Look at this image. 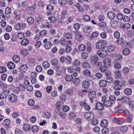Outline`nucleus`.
<instances>
[{
  "label": "nucleus",
  "instance_id": "obj_1",
  "mask_svg": "<svg viewBox=\"0 0 134 134\" xmlns=\"http://www.w3.org/2000/svg\"><path fill=\"white\" fill-rule=\"evenodd\" d=\"M107 46L106 42L104 40H100L96 43V47L98 49H104Z\"/></svg>",
  "mask_w": 134,
  "mask_h": 134
},
{
  "label": "nucleus",
  "instance_id": "obj_2",
  "mask_svg": "<svg viewBox=\"0 0 134 134\" xmlns=\"http://www.w3.org/2000/svg\"><path fill=\"white\" fill-rule=\"evenodd\" d=\"M113 83L115 85L114 88L116 90H120L122 88L120 84V81L119 80H115L113 81Z\"/></svg>",
  "mask_w": 134,
  "mask_h": 134
},
{
  "label": "nucleus",
  "instance_id": "obj_3",
  "mask_svg": "<svg viewBox=\"0 0 134 134\" xmlns=\"http://www.w3.org/2000/svg\"><path fill=\"white\" fill-rule=\"evenodd\" d=\"M74 33L75 39L77 41L80 42L83 40V37L80 33L77 31H76Z\"/></svg>",
  "mask_w": 134,
  "mask_h": 134
},
{
  "label": "nucleus",
  "instance_id": "obj_4",
  "mask_svg": "<svg viewBox=\"0 0 134 134\" xmlns=\"http://www.w3.org/2000/svg\"><path fill=\"white\" fill-rule=\"evenodd\" d=\"M47 39H45L43 41V42L44 43V47L45 48L47 49H50L52 46V43L50 42H47Z\"/></svg>",
  "mask_w": 134,
  "mask_h": 134
},
{
  "label": "nucleus",
  "instance_id": "obj_5",
  "mask_svg": "<svg viewBox=\"0 0 134 134\" xmlns=\"http://www.w3.org/2000/svg\"><path fill=\"white\" fill-rule=\"evenodd\" d=\"M88 94L90 101L92 103L93 99H95L96 97V92L94 91H92L90 92Z\"/></svg>",
  "mask_w": 134,
  "mask_h": 134
},
{
  "label": "nucleus",
  "instance_id": "obj_6",
  "mask_svg": "<svg viewBox=\"0 0 134 134\" xmlns=\"http://www.w3.org/2000/svg\"><path fill=\"white\" fill-rule=\"evenodd\" d=\"M84 117L86 119L89 120L90 119L93 118L94 117V115L92 113L88 112L85 114Z\"/></svg>",
  "mask_w": 134,
  "mask_h": 134
},
{
  "label": "nucleus",
  "instance_id": "obj_7",
  "mask_svg": "<svg viewBox=\"0 0 134 134\" xmlns=\"http://www.w3.org/2000/svg\"><path fill=\"white\" fill-rule=\"evenodd\" d=\"M97 54L100 57H104L107 54V52L105 50H100L98 51Z\"/></svg>",
  "mask_w": 134,
  "mask_h": 134
},
{
  "label": "nucleus",
  "instance_id": "obj_8",
  "mask_svg": "<svg viewBox=\"0 0 134 134\" xmlns=\"http://www.w3.org/2000/svg\"><path fill=\"white\" fill-rule=\"evenodd\" d=\"M9 100L11 102H16L17 100V97L14 94H12L9 96Z\"/></svg>",
  "mask_w": 134,
  "mask_h": 134
},
{
  "label": "nucleus",
  "instance_id": "obj_9",
  "mask_svg": "<svg viewBox=\"0 0 134 134\" xmlns=\"http://www.w3.org/2000/svg\"><path fill=\"white\" fill-rule=\"evenodd\" d=\"M98 59V57L97 55L91 57L90 58V63L92 65H95L97 63V60Z\"/></svg>",
  "mask_w": 134,
  "mask_h": 134
},
{
  "label": "nucleus",
  "instance_id": "obj_10",
  "mask_svg": "<svg viewBox=\"0 0 134 134\" xmlns=\"http://www.w3.org/2000/svg\"><path fill=\"white\" fill-rule=\"evenodd\" d=\"M28 68V67L26 65L24 64L20 68V70L22 73L25 72L27 70Z\"/></svg>",
  "mask_w": 134,
  "mask_h": 134
},
{
  "label": "nucleus",
  "instance_id": "obj_11",
  "mask_svg": "<svg viewBox=\"0 0 134 134\" xmlns=\"http://www.w3.org/2000/svg\"><path fill=\"white\" fill-rule=\"evenodd\" d=\"M115 13L112 12H109L107 13L108 18L111 20L114 19L115 17Z\"/></svg>",
  "mask_w": 134,
  "mask_h": 134
},
{
  "label": "nucleus",
  "instance_id": "obj_12",
  "mask_svg": "<svg viewBox=\"0 0 134 134\" xmlns=\"http://www.w3.org/2000/svg\"><path fill=\"white\" fill-rule=\"evenodd\" d=\"M103 104L100 102H98L96 105V109L99 110H101L104 108Z\"/></svg>",
  "mask_w": 134,
  "mask_h": 134
},
{
  "label": "nucleus",
  "instance_id": "obj_13",
  "mask_svg": "<svg viewBox=\"0 0 134 134\" xmlns=\"http://www.w3.org/2000/svg\"><path fill=\"white\" fill-rule=\"evenodd\" d=\"M64 36L67 39L71 40L73 36L72 33L68 32L64 34Z\"/></svg>",
  "mask_w": 134,
  "mask_h": 134
},
{
  "label": "nucleus",
  "instance_id": "obj_14",
  "mask_svg": "<svg viewBox=\"0 0 134 134\" xmlns=\"http://www.w3.org/2000/svg\"><path fill=\"white\" fill-rule=\"evenodd\" d=\"M35 10L34 8L32 7H29L27 8L26 11L30 14H33Z\"/></svg>",
  "mask_w": 134,
  "mask_h": 134
},
{
  "label": "nucleus",
  "instance_id": "obj_15",
  "mask_svg": "<svg viewBox=\"0 0 134 134\" xmlns=\"http://www.w3.org/2000/svg\"><path fill=\"white\" fill-rule=\"evenodd\" d=\"M99 85L101 87H105L107 85V81L105 80H101L99 82Z\"/></svg>",
  "mask_w": 134,
  "mask_h": 134
},
{
  "label": "nucleus",
  "instance_id": "obj_16",
  "mask_svg": "<svg viewBox=\"0 0 134 134\" xmlns=\"http://www.w3.org/2000/svg\"><path fill=\"white\" fill-rule=\"evenodd\" d=\"M90 85V81L89 80H85L83 82V86L85 88H87L89 87Z\"/></svg>",
  "mask_w": 134,
  "mask_h": 134
},
{
  "label": "nucleus",
  "instance_id": "obj_17",
  "mask_svg": "<svg viewBox=\"0 0 134 134\" xmlns=\"http://www.w3.org/2000/svg\"><path fill=\"white\" fill-rule=\"evenodd\" d=\"M76 117V115L74 113L71 112L69 114L68 118L69 120H74Z\"/></svg>",
  "mask_w": 134,
  "mask_h": 134
},
{
  "label": "nucleus",
  "instance_id": "obj_18",
  "mask_svg": "<svg viewBox=\"0 0 134 134\" xmlns=\"http://www.w3.org/2000/svg\"><path fill=\"white\" fill-rule=\"evenodd\" d=\"M8 68L10 69H12L15 67V65L12 61H9L7 64Z\"/></svg>",
  "mask_w": 134,
  "mask_h": 134
},
{
  "label": "nucleus",
  "instance_id": "obj_19",
  "mask_svg": "<svg viewBox=\"0 0 134 134\" xmlns=\"http://www.w3.org/2000/svg\"><path fill=\"white\" fill-rule=\"evenodd\" d=\"M63 105V103L62 102H58L56 103V108L57 109H61Z\"/></svg>",
  "mask_w": 134,
  "mask_h": 134
},
{
  "label": "nucleus",
  "instance_id": "obj_20",
  "mask_svg": "<svg viewBox=\"0 0 134 134\" xmlns=\"http://www.w3.org/2000/svg\"><path fill=\"white\" fill-rule=\"evenodd\" d=\"M29 41L27 38H24L21 42V44L23 46H26L29 43Z\"/></svg>",
  "mask_w": 134,
  "mask_h": 134
},
{
  "label": "nucleus",
  "instance_id": "obj_21",
  "mask_svg": "<svg viewBox=\"0 0 134 134\" xmlns=\"http://www.w3.org/2000/svg\"><path fill=\"white\" fill-rule=\"evenodd\" d=\"M10 122V121L8 119L4 120L3 123L5 125V127L6 128L8 129L9 128V125Z\"/></svg>",
  "mask_w": 134,
  "mask_h": 134
},
{
  "label": "nucleus",
  "instance_id": "obj_22",
  "mask_svg": "<svg viewBox=\"0 0 134 134\" xmlns=\"http://www.w3.org/2000/svg\"><path fill=\"white\" fill-rule=\"evenodd\" d=\"M108 125V122L106 119H103L101 122L100 126L102 127H106Z\"/></svg>",
  "mask_w": 134,
  "mask_h": 134
},
{
  "label": "nucleus",
  "instance_id": "obj_23",
  "mask_svg": "<svg viewBox=\"0 0 134 134\" xmlns=\"http://www.w3.org/2000/svg\"><path fill=\"white\" fill-rule=\"evenodd\" d=\"M103 104L105 106L110 107L112 104V102L110 100H107L103 102Z\"/></svg>",
  "mask_w": 134,
  "mask_h": 134
},
{
  "label": "nucleus",
  "instance_id": "obj_24",
  "mask_svg": "<svg viewBox=\"0 0 134 134\" xmlns=\"http://www.w3.org/2000/svg\"><path fill=\"white\" fill-rule=\"evenodd\" d=\"M114 73L115 77L116 79H119L121 78V75L120 71H116Z\"/></svg>",
  "mask_w": 134,
  "mask_h": 134
},
{
  "label": "nucleus",
  "instance_id": "obj_25",
  "mask_svg": "<svg viewBox=\"0 0 134 134\" xmlns=\"http://www.w3.org/2000/svg\"><path fill=\"white\" fill-rule=\"evenodd\" d=\"M72 83L75 86L78 85L79 84L80 80L77 78H74L73 79Z\"/></svg>",
  "mask_w": 134,
  "mask_h": 134
},
{
  "label": "nucleus",
  "instance_id": "obj_26",
  "mask_svg": "<svg viewBox=\"0 0 134 134\" xmlns=\"http://www.w3.org/2000/svg\"><path fill=\"white\" fill-rule=\"evenodd\" d=\"M12 59L14 62L17 63L20 60V57L18 55H15L13 56Z\"/></svg>",
  "mask_w": 134,
  "mask_h": 134
},
{
  "label": "nucleus",
  "instance_id": "obj_27",
  "mask_svg": "<svg viewBox=\"0 0 134 134\" xmlns=\"http://www.w3.org/2000/svg\"><path fill=\"white\" fill-rule=\"evenodd\" d=\"M132 91L131 89L127 88L125 89L124 91L126 95H130L132 93Z\"/></svg>",
  "mask_w": 134,
  "mask_h": 134
},
{
  "label": "nucleus",
  "instance_id": "obj_28",
  "mask_svg": "<svg viewBox=\"0 0 134 134\" xmlns=\"http://www.w3.org/2000/svg\"><path fill=\"white\" fill-rule=\"evenodd\" d=\"M47 34V31L43 30L39 32L40 36L43 37L45 36Z\"/></svg>",
  "mask_w": 134,
  "mask_h": 134
},
{
  "label": "nucleus",
  "instance_id": "obj_29",
  "mask_svg": "<svg viewBox=\"0 0 134 134\" xmlns=\"http://www.w3.org/2000/svg\"><path fill=\"white\" fill-rule=\"evenodd\" d=\"M9 91L8 90L4 91L1 93V96L3 97L4 98H6L8 95Z\"/></svg>",
  "mask_w": 134,
  "mask_h": 134
},
{
  "label": "nucleus",
  "instance_id": "obj_30",
  "mask_svg": "<svg viewBox=\"0 0 134 134\" xmlns=\"http://www.w3.org/2000/svg\"><path fill=\"white\" fill-rule=\"evenodd\" d=\"M66 80L68 82H71L73 79V77L72 76L69 75H66L65 77Z\"/></svg>",
  "mask_w": 134,
  "mask_h": 134
},
{
  "label": "nucleus",
  "instance_id": "obj_31",
  "mask_svg": "<svg viewBox=\"0 0 134 134\" xmlns=\"http://www.w3.org/2000/svg\"><path fill=\"white\" fill-rule=\"evenodd\" d=\"M84 75H85L87 77H91V72L88 70H85L83 72Z\"/></svg>",
  "mask_w": 134,
  "mask_h": 134
},
{
  "label": "nucleus",
  "instance_id": "obj_32",
  "mask_svg": "<svg viewBox=\"0 0 134 134\" xmlns=\"http://www.w3.org/2000/svg\"><path fill=\"white\" fill-rule=\"evenodd\" d=\"M104 65L107 67L110 65L111 62L109 59L106 58L105 59L104 61Z\"/></svg>",
  "mask_w": 134,
  "mask_h": 134
},
{
  "label": "nucleus",
  "instance_id": "obj_33",
  "mask_svg": "<svg viewBox=\"0 0 134 134\" xmlns=\"http://www.w3.org/2000/svg\"><path fill=\"white\" fill-rule=\"evenodd\" d=\"M24 33L22 32H19L18 34L17 37L18 38L21 39L23 38L24 37Z\"/></svg>",
  "mask_w": 134,
  "mask_h": 134
},
{
  "label": "nucleus",
  "instance_id": "obj_34",
  "mask_svg": "<svg viewBox=\"0 0 134 134\" xmlns=\"http://www.w3.org/2000/svg\"><path fill=\"white\" fill-rule=\"evenodd\" d=\"M15 29L17 30H19L22 29L21 27V23H18L15 26Z\"/></svg>",
  "mask_w": 134,
  "mask_h": 134
},
{
  "label": "nucleus",
  "instance_id": "obj_35",
  "mask_svg": "<svg viewBox=\"0 0 134 134\" xmlns=\"http://www.w3.org/2000/svg\"><path fill=\"white\" fill-rule=\"evenodd\" d=\"M124 17V15L121 13H118L116 15V18L117 19L120 20H123Z\"/></svg>",
  "mask_w": 134,
  "mask_h": 134
},
{
  "label": "nucleus",
  "instance_id": "obj_36",
  "mask_svg": "<svg viewBox=\"0 0 134 134\" xmlns=\"http://www.w3.org/2000/svg\"><path fill=\"white\" fill-rule=\"evenodd\" d=\"M130 52V49L128 48H125L123 51L122 53L125 55H129Z\"/></svg>",
  "mask_w": 134,
  "mask_h": 134
},
{
  "label": "nucleus",
  "instance_id": "obj_37",
  "mask_svg": "<svg viewBox=\"0 0 134 134\" xmlns=\"http://www.w3.org/2000/svg\"><path fill=\"white\" fill-rule=\"evenodd\" d=\"M78 48L80 51H83L85 49L86 47L83 44H81L78 46Z\"/></svg>",
  "mask_w": 134,
  "mask_h": 134
},
{
  "label": "nucleus",
  "instance_id": "obj_38",
  "mask_svg": "<svg viewBox=\"0 0 134 134\" xmlns=\"http://www.w3.org/2000/svg\"><path fill=\"white\" fill-rule=\"evenodd\" d=\"M92 29L90 26L86 27V29H84V32L85 33H90L91 32Z\"/></svg>",
  "mask_w": 134,
  "mask_h": 134
},
{
  "label": "nucleus",
  "instance_id": "obj_39",
  "mask_svg": "<svg viewBox=\"0 0 134 134\" xmlns=\"http://www.w3.org/2000/svg\"><path fill=\"white\" fill-rule=\"evenodd\" d=\"M51 63L53 65H56L58 63V60L57 59H52L51 60Z\"/></svg>",
  "mask_w": 134,
  "mask_h": 134
},
{
  "label": "nucleus",
  "instance_id": "obj_40",
  "mask_svg": "<svg viewBox=\"0 0 134 134\" xmlns=\"http://www.w3.org/2000/svg\"><path fill=\"white\" fill-rule=\"evenodd\" d=\"M42 66L44 68H48L49 67L50 64L48 62L45 61L43 63Z\"/></svg>",
  "mask_w": 134,
  "mask_h": 134
},
{
  "label": "nucleus",
  "instance_id": "obj_41",
  "mask_svg": "<svg viewBox=\"0 0 134 134\" xmlns=\"http://www.w3.org/2000/svg\"><path fill=\"white\" fill-rule=\"evenodd\" d=\"M27 21L29 24H33L34 22V19L32 17H29L27 19Z\"/></svg>",
  "mask_w": 134,
  "mask_h": 134
},
{
  "label": "nucleus",
  "instance_id": "obj_42",
  "mask_svg": "<svg viewBox=\"0 0 134 134\" xmlns=\"http://www.w3.org/2000/svg\"><path fill=\"white\" fill-rule=\"evenodd\" d=\"M30 128V126L29 125L26 124H24L23 127V130L25 131H28Z\"/></svg>",
  "mask_w": 134,
  "mask_h": 134
},
{
  "label": "nucleus",
  "instance_id": "obj_43",
  "mask_svg": "<svg viewBox=\"0 0 134 134\" xmlns=\"http://www.w3.org/2000/svg\"><path fill=\"white\" fill-rule=\"evenodd\" d=\"M127 129V127L126 126H123L120 127V130L121 132L125 133Z\"/></svg>",
  "mask_w": 134,
  "mask_h": 134
},
{
  "label": "nucleus",
  "instance_id": "obj_44",
  "mask_svg": "<svg viewBox=\"0 0 134 134\" xmlns=\"http://www.w3.org/2000/svg\"><path fill=\"white\" fill-rule=\"evenodd\" d=\"M99 35V34L97 32H95L92 33L91 34V38L92 39L98 37Z\"/></svg>",
  "mask_w": 134,
  "mask_h": 134
},
{
  "label": "nucleus",
  "instance_id": "obj_45",
  "mask_svg": "<svg viewBox=\"0 0 134 134\" xmlns=\"http://www.w3.org/2000/svg\"><path fill=\"white\" fill-rule=\"evenodd\" d=\"M115 47L114 46H109L107 48V51L109 52H112L114 49Z\"/></svg>",
  "mask_w": 134,
  "mask_h": 134
},
{
  "label": "nucleus",
  "instance_id": "obj_46",
  "mask_svg": "<svg viewBox=\"0 0 134 134\" xmlns=\"http://www.w3.org/2000/svg\"><path fill=\"white\" fill-rule=\"evenodd\" d=\"M80 64V61L78 59L75 60L73 62V64L75 66H78Z\"/></svg>",
  "mask_w": 134,
  "mask_h": 134
},
{
  "label": "nucleus",
  "instance_id": "obj_47",
  "mask_svg": "<svg viewBox=\"0 0 134 134\" xmlns=\"http://www.w3.org/2000/svg\"><path fill=\"white\" fill-rule=\"evenodd\" d=\"M43 21L44 20L43 19L40 17H37L36 19V22L38 24H42Z\"/></svg>",
  "mask_w": 134,
  "mask_h": 134
},
{
  "label": "nucleus",
  "instance_id": "obj_48",
  "mask_svg": "<svg viewBox=\"0 0 134 134\" xmlns=\"http://www.w3.org/2000/svg\"><path fill=\"white\" fill-rule=\"evenodd\" d=\"M31 129L32 132H36L38 131L39 128L38 126H34L31 127Z\"/></svg>",
  "mask_w": 134,
  "mask_h": 134
},
{
  "label": "nucleus",
  "instance_id": "obj_49",
  "mask_svg": "<svg viewBox=\"0 0 134 134\" xmlns=\"http://www.w3.org/2000/svg\"><path fill=\"white\" fill-rule=\"evenodd\" d=\"M109 131L108 129L106 127H104L102 130V133L104 134H108Z\"/></svg>",
  "mask_w": 134,
  "mask_h": 134
},
{
  "label": "nucleus",
  "instance_id": "obj_50",
  "mask_svg": "<svg viewBox=\"0 0 134 134\" xmlns=\"http://www.w3.org/2000/svg\"><path fill=\"white\" fill-rule=\"evenodd\" d=\"M129 71V69L127 67H125L122 70V71L124 74L127 75L128 74Z\"/></svg>",
  "mask_w": 134,
  "mask_h": 134
},
{
  "label": "nucleus",
  "instance_id": "obj_51",
  "mask_svg": "<svg viewBox=\"0 0 134 134\" xmlns=\"http://www.w3.org/2000/svg\"><path fill=\"white\" fill-rule=\"evenodd\" d=\"M65 93L66 94L71 96L73 94V90L71 89L68 90L66 91Z\"/></svg>",
  "mask_w": 134,
  "mask_h": 134
},
{
  "label": "nucleus",
  "instance_id": "obj_52",
  "mask_svg": "<svg viewBox=\"0 0 134 134\" xmlns=\"http://www.w3.org/2000/svg\"><path fill=\"white\" fill-rule=\"evenodd\" d=\"M49 20L52 22H54L57 20V19L53 16H51L48 18Z\"/></svg>",
  "mask_w": 134,
  "mask_h": 134
},
{
  "label": "nucleus",
  "instance_id": "obj_53",
  "mask_svg": "<svg viewBox=\"0 0 134 134\" xmlns=\"http://www.w3.org/2000/svg\"><path fill=\"white\" fill-rule=\"evenodd\" d=\"M28 104L30 106H33L35 104V101L32 99H30L28 101Z\"/></svg>",
  "mask_w": 134,
  "mask_h": 134
},
{
  "label": "nucleus",
  "instance_id": "obj_54",
  "mask_svg": "<svg viewBox=\"0 0 134 134\" xmlns=\"http://www.w3.org/2000/svg\"><path fill=\"white\" fill-rule=\"evenodd\" d=\"M54 7L51 5H48L47 6V9L49 11H52Z\"/></svg>",
  "mask_w": 134,
  "mask_h": 134
},
{
  "label": "nucleus",
  "instance_id": "obj_55",
  "mask_svg": "<svg viewBox=\"0 0 134 134\" xmlns=\"http://www.w3.org/2000/svg\"><path fill=\"white\" fill-rule=\"evenodd\" d=\"M88 53L85 52H83L82 53L81 56L82 58L84 59H86L88 57Z\"/></svg>",
  "mask_w": 134,
  "mask_h": 134
},
{
  "label": "nucleus",
  "instance_id": "obj_56",
  "mask_svg": "<svg viewBox=\"0 0 134 134\" xmlns=\"http://www.w3.org/2000/svg\"><path fill=\"white\" fill-rule=\"evenodd\" d=\"M98 122V120L97 119H94L92 120L91 122L92 124L93 125H97Z\"/></svg>",
  "mask_w": 134,
  "mask_h": 134
},
{
  "label": "nucleus",
  "instance_id": "obj_57",
  "mask_svg": "<svg viewBox=\"0 0 134 134\" xmlns=\"http://www.w3.org/2000/svg\"><path fill=\"white\" fill-rule=\"evenodd\" d=\"M87 50L89 52H90L92 51V48L91 47V44L89 43H87Z\"/></svg>",
  "mask_w": 134,
  "mask_h": 134
},
{
  "label": "nucleus",
  "instance_id": "obj_58",
  "mask_svg": "<svg viewBox=\"0 0 134 134\" xmlns=\"http://www.w3.org/2000/svg\"><path fill=\"white\" fill-rule=\"evenodd\" d=\"M7 69L5 67L1 66L0 67V73H2L6 72Z\"/></svg>",
  "mask_w": 134,
  "mask_h": 134
},
{
  "label": "nucleus",
  "instance_id": "obj_59",
  "mask_svg": "<svg viewBox=\"0 0 134 134\" xmlns=\"http://www.w3.org/2000/svg\"><path fill=\"white\" fill-rule=\"evenodd\" d=\"M19 90L21 91H24L25 89V87L23 84L19 85L18 87Z\"/></svg>",
  "mask_w": 134,
  "mask_h": 134
},
{
  "label": "nucleus",
  "instance_id": "obj_60",
  "mask_svg": "<svg viewBox=\"0 0 134 134\" xmlns=\"http://www.w3.org/2000/svg\"><path fill=\"white\" fill-rule=\"evenodd\" d=\"M11 8L9 7L7 8L5 10V13L6 14L8 15L11 13Z\"/></svg>",
  "mask_w": 134,
  "mask_h": 134
},
{
  "label": "nucleus",
  "instance_id": "obj_61",
  "mask_svg": "<svg viewBox=\"0 0 134 134\" xmlns=\"http://www.w3.org/2000/svg\"><path fill=\"white\" fill-rule=\"evenodd\" d=\"M83 19L86 21H89L91 20V19L90 17L88 15H85L83 16Z\"/></svg>",
  "mask_w": 134,
  "mask_h": 134
},
{
  "label": "nucleus",
  "instance_id": "obj_62",
  "mask_svg": "<svg viewBox=\"0 0 134 134\" xmlns=\"http://www.w3.org/2000/svg\"><path fill=\"white\" fill-rule=\"evenodd\" d=\"M66 40L64 38H61L60 40V43L62 45H65L66 43Z\"/></svg>",
  "mask_w": 134,
  "mask_h": 134
},
{
  "label": "nucleus",
  "instance_id": "obj_63",
  "mask_svg": "<svg viewBox=\"0 0 134 134\" xmlns=\"http://www.w3.org/2000/svg\"><path fill=\"white\" fill-rule=\"evenodd\" d=\"M36 71L38 72H40L42 71V67L39 65L37 66L36 69Z\"/></svg>",
  "mask_w": 134,
  "mask_h": 134
},
{
  "label": "nucleus",
  "instance_id": "obj_64",
  "mask_svg": "<svg viewBox=\"0 0 134 134\" xmlns=\"http://www.w3.org/2000/svg\"><path fill=\"white\" fill-rule=\"evenodd\" d=\"M124 41V40L122 38H120L118 39L116 41L117 43L119 44H121Z\"/></svg>",
  "mask_w": 134,
  "mask_h": 134
}]
</instances>
